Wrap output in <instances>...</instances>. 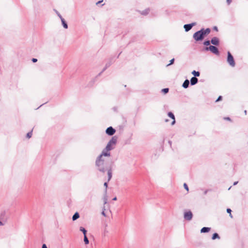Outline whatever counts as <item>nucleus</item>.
Returning <instances> with one entry per match:
<instances>
[{"mask_svg":"<svg viewBox=\"0 0 248 248\" xmlns=\"http://www.w3.org/2000/svg\"><path fill=\"white\" fill-rule=\"evenodd\" d=\"M95 166L97 170L104 173L107 170V162L101 156H98L95 161Z\"/></svg>","mask_w":248,"mask_h":248,"instance_id":"nucleus-1","label":"nucleus"},{"mask_svg":"<svg viewBox=\"0 0 248 248\" xmlns=\"http://www.w3.org/2000/svg\"><path fill=\"white\" fill-rule=\"evenodd\" d=\"M210 31L211 30L209 28H207L206 29H202L201 30L194 33L193 37L196 41H201L204 38V35H208Z\"/></svg>","mask_w":248,"mask_h":248,"instance_id":"nucleus-2","label":"nucleus"},{"mask_svg":"<svg viewBox=\"0 0 248 248\" xmlns=\"http://www.w3.org/2000/svg\"><path fill=\"white\" fill-rule=\"evenodd\" d=\"M117 142V138L116 137H113L111 138V139L109 140V141L108 143L106 148L107 149H108L109 150H111L113 149V146H114Z\"/></svg>","mask_w":248,"mask_h":248,"instance_id":"nucleus-3","label":"nucleus"},{"mask_svg":"<svg viewBox=\"0 0 248 248\" xmlns=\"http://www.w3.org/2000/svg\"><path fill=\"white\" fill-rule=\"evenodd\" d=\"M227 62L231 66H235L234 59L230 52H228Z\"/></svg>","mask_w":248,"mask_h":248,"instance_id":"nucleus-4","label":"nucleus"},{"mask_svg":"<svg viewBox=\"0 0 248 248\" xmlns=\"http://www.w3.org/2000/svg\"><path fill=\"white\" fill-rule=\"evenodd\" d=\"M205 50L206 51L210 50L215 54L219 55V51L217 48L214 46H210L209 47H206Z\"/></svg>","mask_w":248,"mask_h":248,"instance_id":"nucleus-5","label":"nucleus"},{"mask_svg":"<svg viewBox=\"0 0 248 248\" xmlns=\"http://www.w3.org/2000/svg\"><path fill=\"white\" fill-rule=\"evenodd\" d=\"M184 217L186 220L190 221L192 219L193 217L192 213L190 211L185 212L184 213Z\"/></svg>","mask_w":248,"mask_h":248,"instance_id":"nucleus-6","label":"nucleus"},{"mask_svg":"<svg viewBox=\"0 0 248 248\" xmlns=\"http://www.w3.org/2000/svg\"><path fill=\"white\" fill-rule=\"evenodd\" d=\"M109 151L108 149H107L105 148L103 151L102 152L101 154L99 156H101V157L104 158V157L108 156L109 157L110 155V154L109 153Z\"/></svg>","mask_w":248,"mask_h":248,"instance_id":"nucleus-7","label":"nucleus"},{"mask_svg":"<svg viewBox=\"0 0 248 248\" xmlns=\"http://www.w3.org/2000/svg\"><path fill=\"white\" fill-rule=\"evenodd\" d=\"M106 132L108 135L112 136L115 133V130L112 127L110 126L106 129Z\"/></svg>","mask_w":248,"mask_h":248,"instance_id":"nucleus-8","label":"nucleus"},{"mask_svg":"<svg viewBox=\"0 0 248 248\" xmlns=\"http://www.w3.org/2000/svg\"><path fill=\"white\" fill-rule=\"evenodd\" d=\"M196 25L195 23H192L191 24H186L184 25V28L186 31H190L193 26Z\"/></svg>","mask_w":248,"mask_h":248,"instance_id":"nucleus-9","label":"nucleus"},{"mask_svg":"<svg viewBox=\"0 0 248 248\" xmlns=\"http://www.w3.org/2000/svg\"><path fill=\"white\" fill-rule=\"evenodd\" d=\"M211 43L214 45L217 46L219 44V39L218 38L214 37L211 39Z\"/></svg>","mask_w":248,"mask_h":248,"instance_id":"nucleus-10","label":"nucleus"},{"mask_svg":"<svg viewBox=\"0 0 248 248\" xmlns=\"http://www.w3.org/2000/svg\"><path fill=\"white\" fill-rule=\"evenodd\" d=\"M168 115L169 117H170V118L173 119V121L171 123V125L174 124L175 123V116H174V114L172 112H169L168 114Z\"/></svg>","mask_w":248,"mask_h":248,"instance_id":"nucleus-11","label":"nucleus"},{"mask_svg":"<svg viewBox=\"0 0 248 248\" xmlns=\"http://www.w3.org/2000/svg\"><path fill=\"white\" fill-rule=\"evenodd\" d=\"M198 79L196 77H192L190 79V84L191 85H194L197 83Z\"/></svg>","mask_w":248,"mask_h":248,"instance_id":"nucleus-12","label":"nucleus"},{"mask_svg":"<svg viewBox=\"0 0 248 248\" xmlns=\"http://www.w3.org/2000/svg\"><path fill=\"white\" fill-rule=\"evenodd\" d=\"M189 85V80L188 79H186L184 82L182 86L183 88L186 89V88H188Z\"/></svg>","mask_w":248,"mask_h":248,"instance_id":"nucleus-13","label":"nucleus"},{"mask_svg":"<svg viewBox=\"0 0 248 248\" xmlns=\"http://www.w3.org/2000/svg\"><path fill=\"white\" fill-rule=\"evenodd\" d=\"M211 230V228H209V227H203L201 230V232L202 233H205V232H209Z\"/></svg>","mask_w":248,"mask_h":248,"instance_id":"nucleus-14","label":"nucleus"},{"mask_svg":"<svg viewBox=\"0 0 248 248\" xmlns=\"http://www.w3.org/2000/svg\"><path fill=\"white\" fill-rule=\"evenodd\" d=\"M108 170V181H109L112 177V171L111 169H109Z\"/></svg>","mask_w":248,"mask_h":248,"instance_id":"nucleus-15","label":"nucleus"},{"mask_svg":"<svg viewBox=\"0 0 248 248\" xmlns=\"http://www.w3.org/2000/svg\"><path fill=\"white\" fill-rule=\"evenodd\" d=\"M79 217V215L78 213L76 212L74 214V215L73 216L72 219L73 221H75L77 220L78 218Z\"/></svg>","mask_w":248,"mask_h":248,"instance_id":"nucleus-16","label":"nucleus"},{"mask_svg":"<svg viewBox=\"0 0 248 248\" xmlns=\"http://www.w3.org/2000/svg\"><path fill=\"white\" fill-rule=\"evenodd\" d=\"M62 25L63 27L65 29H67L68 28V25L66 22V21H65L64 19H62Z\"/></svg>","mask_w":248,"mask_h":248,"instance_id":"nucleus-17","label":"nucleus"},{"mask_svg":"<svg viewBox=\"0 0 248 248\" xmlns=\"http://www.w3.org/2000/svg\"><path fill=\"white\" fill-rule=\"evenodd\" d=\"M192 74L193 75L195 76V77H199L200 73L199 72L196 71L194 70L192 72Z\"/></svg>","mask_w":248,"mask_h":248,"instance_id":"nucleus-18","label":"nucleus"},{"mask_svg":"<svg viewBox=\"0 0 248 248\" xmlns=\"http://www.w3.org/2000/svg\"><path fill=\"white\" fill-rule=\"evenodd\" d=\"M107 227H108V225L107 224H106L104 226L103 232H104V234H106V233H107L108 232V231L107 230Z\"/></svg>","mask_w":248,"mask_h":248,"instance_id":"nucleus-19","label":"nucleus"},{"mask_svg":"<svg viewBox=\"0 0 248 248\" xmlns=\"http://www.w3.org/2000/svg\"><path fill=\"white\" fill-rule=\"evenodd\" d=\"M79 230L83 232V233L84 234V235H86L87 231L85 229V228H84L82 227H80V228H79Z\"/></svg>","mask_w":248,"mask_h":248,"instance_id":"nucleus-20","label":"nucleus"},{"mask_svg":"<svg viewBox=\"0 0 248 248\" xmlns=\"http://www.w3.org/2000/svg\"><path fill=\"white\" fill-rule=\"evenodd\" d=\"M212 238L213 240H215L216 238L219 239V236L218 234L217 233H215L213 234Z\"/></svg>","mask_w":248,"mask_h":248,"instance_id":"nucleus-21","label":"nucleus"},{"mask_svg":"<svg viewBox=\"0 0 248 248\" xmlns=\"http://www.w3.org/2000/svg\"><path fill=\"white\" fill-rule=\"evenodd\" d=\"M84 242L86 245L88 244L89 243V240H88L86 235H84Z\"/></svg>","mask_w":248,"mask_h":248,"instance_id":"nucleus-22","label":"nucleus"},{"mask_svg":"<svg viewBox=\"0 0 248 248\" xmlns=\"http://www.w3.org/2000/svg\"><path fill=\"white\" fill-rule=\"evenodd\" d=\"M162 92L164 93V94H166L168 93L169 92V89L168 88H165L162 90Z\"/></svg>","mask_w":248,"mask_h":248,"instance_id":"nucleus-23","label":"nucleus"},{"mask_svg":"<svg viewBox=\"0 0 248 248\" xmlns=\"http://www.w3.org/2000/svg\"><path fill=\"white\" fill-rule=\"evenodd\" d=\"M211 43V41L207 40L204 42L203 44L205 46H209Z\"/></svg>","mask_w":248,"mask_h":248,"instance_id":"nucleus-24","label":"nucleus"},{"mask_svg":"<svg viewBox=\"0 0 248 248\" xmlns=\"http://www.w3.org/2000/svg\"><path fill=\"white\" fill-rule=\"evenodd\" d=\"M32 136V131H31L30 132H28L27 134V137L28 138H30Z\"/></svg>","mask_w":248,"mask_h":248,"instance_id":"nucleus-25","label":"nucleus"},{"mask_svg":"<svg viewBox=\"0 0 248 248\" xmlns=\"http://www.w3.org/2000/svg\"><path fill=\"white\" fill-rule=\"evenodd\" d=\"M104 186L105 187V192L106 193L107 191L108 183L107 182H105L104 184Z\"/></svg>","mask_w":248,"mask_h":248,"instance_id":"nucleus-26","label":"nucleus"},{"mask_svg":"<svg viewBox=\"0 0 248 248\" xmlns=\"http://www.w3.org/2000/svg\"><path fill=\"white\" fill-rule=\"evenodd\" d=\"M149 9H146V10H145L144 11H143L142 13V14L143 15H147L149 13Z\"/></svg>","mask_w":248,"mask_h":248,"instance_id":"nucleus-27","label":"nucleus"},{"mask_svg":"<svg viewBox=\"0 0 248 248\" xmlns=\"http://www.w3.org/2000/svg\"><path fill=\"white\" fill-rule=\"evenodd\" d=\"M174 59H171V60H170V63H169V64H168L167 65V66H169V65H171V64H173V62H174Z\"/></svg>","mask_w":248,"mask_h":248,"instance_id":"nucleus-28","label":"nucleus"},{"mask_svg":"<svg viewBox=\"0 0 248 248\" xmlns=\"http://www.w3.org/2000/svg\"><path fill=\"white\" fill-rule=\"evenodd\" d=\"M105 207H103V211L102 212L101 214L103 216H104V217H106V215L105 213Z\"/></svg>","mask_w":248,"mask_h":248,"instance_id":"nucleus-29","label":"nucleus"},{"mask_svg":"<svg viewBox=\"0 0 248 248\" xmlns=\"http://www.w3.org/2000/svg\"><path fill=\"white\" fill-rule=\"evenodd\" d=\"M184 186L185 187V188L188 191V186L185 183L184 185Z\"/></svg>","mask_w":248,"mask_h":248,"instance_id":"nucleus-30","label":"nucleus"},{"mask_svg":"<svg viewBox=\"0 0 248 248\" xmlns=\"http://www.w3.org/2000/svg\"><path fill=\"white\" fill-rule=\"evenodd\" d=\"M104 204H106L107 203V197H105L104 198Z\"/></svg>","mask_w":248,"mask_h":248,"instance_id":"nucleus-31","label":"nucleus"},{"mask_svg":"<svg viewBox=\"0 0 248 248\" xmlns=\"http://www.w3.org/2000/svg\"><path fill=\"white\" fill-rule=\"evenodd\" d=\"M222 99V96H219L218 98L217 99V100H216V102H217V101H219V100H221Z\"/></svg>","mask_w":248,"mask_h":248,"instance_id":"nucleus-32","label":"nucleus"},{"mask_svg":"<svg viewBox=\"0 0 248 248\" xmlns=\"http://www.w3.org/2000/svg\"><path fill=\"white\" fill-rule=\"evenodd\" d=\"M231 212H232V210H231V209H230V208H228V209H227V212L228 213L230 214V213H231Z\"/></svg>","mask_w":248,"mask_h":248,"instance_id":"nucleus-33","label":"nucleus"},{"mask_svg":"<svg viewBox=\"0 0 248 248\" xmlns=\"http://www.w3.org/2000/svg\"><path fill=\"white\" fill-rule=\"evenodd\" d=\"M32 62H36L37 61V59H35V58H33L32 59Z\"/></svg>","mask_w":248,"mask_h":248,"instance_id":"nucleus-34","label":"nucleus"},{"mask_svg":"<svg viewBox=\"0 0 248 248\" xmlns=\"http://www.w3.org/2000/svg\"><path fill=\"white\" fill-rule=\"evenodd\" d=\"M58 16L60 18L61 20H62V19H64L63 18H62V16L60 14H58Z\"/></svg>","mask_w":248,"mask_h":248,"instance_id":"nucleus-35","label":"nucleus"},{"mask_svg":"<svg viewBox=\"0 0 248 248\" xmlns=\"http://www.w3.org/2000/svg\"><path fill=\"white\" fill-rule=\"evenodd\" d=\"M42 248H47L46 245V244H43L42 245Z\"/></svg>","mask_w":248,"mask_h":248,"instance_id":"nucleus-36","label":"nucleus"},{"mask_svg":"<svg viewBox=\"0 0 248 248\" xmlns=\"http://www.w3.org/2000/svg\"><path fill=\"white\" fill-rule=\"evenodd\" d=\"M232 1V0H227V2L228 4H230Z\"/></svg>","mask_w":248,"mask_h":248,"instance_id":"nucleus-37","label":"nucleus"},{"mask_svg":"<svg viewBox=\"0 0 248 248\" xmlns=\"http://www.w3.org/2000/svg\"><path fill=\"white\" fill-rule=\"evenodd\" d=\"M214 30H215V31H217V27L215 26V27H214Z\"/></svg>","mask_w":248,"mask_h":248,"instance_id":"nucleus-38","label":"nucleus"},{"mask_svg":"<svg viewBox=\"0 0 248 248\" xmlns=\"http://www.w3.org/2000/svg\"><path fill=\"white\" fill-rule=\"evenodd\" d=\"M237 183H238V182H237H237H234V183H233V185H234V186H235V185H237Z\"/></svg>","mask_w":248,"mask_h":248,"instance_id":"nucleus-39","label":"nucleus"},{"mask_svg":"<svg viewBox=\"0 0 248 248\" xmlns=\"http://www.w3.org/2000/svg\"><path fill=\"white\" fill-rule=\"evenodd\" d=\"M102 1H103L102 0H101V1H99L98 2H97L96 3V4H98V3H101V2H102Z\"/></svg>","mask_w":248,"mask_h":248,"instance_id":"nucleus-40","label":"nucleus"},{"mask_svg":"<svg viewBox=\"0 0 248 248\" xmlns=\"http://www.w3.org/2000/svg\"><path fill=\"white\" fill-rule=\"evenodd\" d=\"M244 113H245V115H247V110H244Z\"/></svg>","mask_w":248,"mask_h":248,"instance_id":"nucleus-41","label":"nucleus"},{"mask_svg":"<svg viewBox=\"0 0 248 248\" xmlns=\"http://www.w3.org/2000/svg\"><path fill=\"white\" fill-rule=\"evenodd\" d=\"M113 201H116V200H117V198H116V197H114V198L113 199Z\"/></svg>","mask_w":248,"mask_h":248,"instance_id":"nucleus-42","label":"nucleus"},{"mask_svg":"<svg viewBox=\"0 0 248 248\" xmlns=\"http://www.w3.org/2000/svg\"><path fill=\"white\" fill-rule=\"evenodd\" d=\"M225 119L230 120V118L229 117L225 118Z\"/></svg>","mask_w":248,"mask_h":248,"instance_id":"nucleus-43","label":"nucleus"},{"mask_svg":"<svg viewBox=\"0 0 248 248\" xmlns=\"http://www.w3.org/2000/svg\"><path fill=\"white\" fill-rule=\"evenodd\" d=\"M230 214V217H231V218H232V215L231 213L229 214Z\"/></svg>","mask_w":248,"mask_h":248,"instance_id":"nucleus-44","label":"nucleus"},{"mask_svg":"<svg viewBox=\"0 0 248 248\" xmlns=\"http://www.w3.org/2000/svg\"><path fill=\"white\" fill-rule=\"evenodd\" d=\"M3 225V223L1 221H0V225Z\"/></svg>","mask_w":248,"mask_h":248,"instance_id":"nucleus-45","label":"nucleus"}]
</instances>
